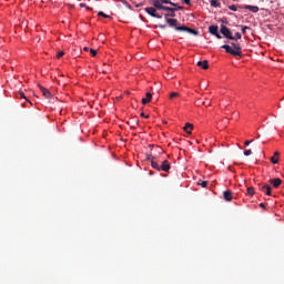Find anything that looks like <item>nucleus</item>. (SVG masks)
Segmentation results:
<instances>
[{
  "mask_svg": "<svg viewBox=\"0 0 284 284\" xmlns=\"http://www.w3.org/2000/svg\"><path fill=\"white\" fill-rule=\"evenodd\" d=\"M165 21L170 28H174L178 32H187L189 34H193L194 37L199 36V31L186 27L185 24L179 26V20L172 18H165Z\"/></svg>",
  "mask_w": 284,
  "mask_h": 284,
  "instance_id": "nucleus-1",
  "label": "nucleus"
},
{
  "mask_svg": "<svg viewBox=\"0 0 284 284\" xmlns=\"http://www.w3.org/2000/svg\"><path fill=\"white\" fill-rule=\"evenodd\" d=\"M232 47L229 44H223L222 49L227 52V54H232L233 57H243V52L241 51V44L231 43Z\"/></svg>",
  "mask_w": 284,
  "mask_h": 284,
  "instance_id": "nucleus-2",
  "label": "nucleus"
},
{
  "mask_svg": "<svg viewBox=\"0 0 284 284\" xmlns=\"http://www.w3.org/2000/svg\"><path fill=\"white\" fill-rule=\"evenodd\" d=\"M151 166L153 168V170H158V172H170V170L172 169V165L168 160L162 161L161 165H159V162L152 160Z\"/></svg>",
  "mask_w": 284,
  "mask_h": 284,
  "instance_id": "nucleus-3",
  "label": "nucleus"
},
{
  "mask_svg": "<svg viewBox=\"0 0 284 284\" xmlns=\"http://www.w3.org/2000/svg\"><path fill=\"white\" fill-rule=\"evenodd\" d=\"M221 34L225 37V39H230V41H236V38L232 34V30L230 28L225 27L224 24L220 28Z\"/></svg>",
  "mask_w": 284,
  "mask_h": 284,
  "instance_id": "nucleus-4",
  "label": "nucleus"
},
{
  "mask_svg": "<svg viewBox=\"0 0 284 284\" xmlns=\"http://www.w3.org/2000/svg\"><path fill=\"white\" fill-rule=\"evenodd\" d=\"M171 6H173L174 8L169 7V9H166V12L169 13H165V19H168V17H172V18L176 17V11L181 10V7H179V4L171 2Z\"/></svg>",
  "mask_w": 284,
  "mask_h": 284,
  "instance_id": "nucleus-5",
  "label": "nucleus"
},
{
  "mask_svg": "<svg viewBox=\"0 0 284 284\" xmlns=\"http://www.w3.org/2000/svg\"><path fill=\"white\" fill-rule=\"evenodd\" d=\"M145 12H148V14H150V17H153L154 19H163V14L156 12V8L154 7L145 8Z\"/></svg>",
  "mask_w": 284,
  "mask_h": 284,
  "instance_id": "nucleus-6",
  "label": "nucleus"
},
{
  "mask_svg": "<svg viewBox=\"0 0 284 284\" xmlns=\"http://www.w3.org/2000/svg\"><path fill=\"white\" fill-rule=\"evenodd\" d=\"M164 3H172V1H154L153 6L155 10H169V7L164 6Z\"/></svg>",
  "mask_w": 284,
  "mask_h": 284,
  "instance_id": "nucleus-7",
  "label": "nucleus"
},
{
  "mask_svg": "<svg viewBox=\"0 0 284 284\" xmlns=\"http://www.w3.org/2000/svg\"><path fill=\"white\" fill-rule=\"evenodd\" d=\"M38 88L40 89V91L42 92L44 99H52V93L50 92V90H48L47 88H44L43 85L39 84Z\"/></svg>",
  "mask_w": 284,
  "mask_h": 284,
  "instance_id": "nucleus-8",
  "label": "nucleus"
},
{
  "mask_svg": "<svg viewBox=\"0 0 284 284\" xmlns=\"http://www.w3.org/2000/svg\"><path fill=\"white\" fill-rule=\"evenodd\" d=\"M268 183H271V185H273V187L278 189L281 187V184L283 183V180L276 178V179H271L268 180Z\"/></svg>",
  "mask_w": 284,
  "mask_h": 284,
  "instance_id": "nucleus-9",
  "label": "nucleus"
},
{
  "mask_svg": "<svg viewBox=\"0 0 284 284\" xmlns=\"http://www.w3.org/2000/svg\"><path fill=\"white\" fill-rule=\"evenodd\" d=\"M261 192H264L266 196H272V186L264 184L260 187Z\"/></svg>",
  "mask_w": 284,
  "mask_h": 284,
  "instance_id": "nucleus-10",
  "label": "nucleus"
},
{
  "mask_svg": "<svg viewBox=\"0 0 284 284\" xmlns=\"http://www.w3.org/2000/svg\"><path fill=\"white\" fill-rule=\"evenodd\" d=\"M243 10H250V12H253L256 14L258 12V7L257 6H252V4H245L242 7Z\"/></svg>",
  "mask_w": 284,
  "mask_h": 284,
  "instance_id": "nucleus-11",
  "label": "nucleus"
},
{
  "mask_svg": "<svg viewBox=\"0 0 284 284\" xmlns=\"http://www.w3.org/2000/svg\"><path fill=\"white\" fill-rule=\"evenodd\" d=\"M197 68H201L202 70H207L210 68V64H209L207 60L199 61Z\"/></svg>",
  "mask_w": 284,
  "mask_h": 284,
  "instance_id": "nucleus-12",
  "label": "nucleus"
},
{
  "mask_svg": "<svg viewBox=\"0 0 284 284\" xmlns=\"http://www.w3.org/2000/svg\"><path fill=\"white\" fill-rule=\"evenodd\" d=\"M184 132H186V134H192V130H194V125L191 123H186L183 128Z\"/></svg>",
  "mask_w": 284,
  "mask_h": 284,
  "instance_id": "nucleus-13",
  "label": "nucleus"
},
{
  "mask_svg": "<svg viewBox=\"0 0 284 284\" xmlns=\"http://www.w3.org/2000/svg\"><path fill=\"white\" fill-rule=\"evenodd\" d=\"M210 34H213V37L219 32V26L213 24L209 27Z\"/></svg>",
  "mask_w": 284,
  "mask_h": 284,
  "instance_id": "nucleus-14",
  "label": "nucleus"
},
{
  "mask_svg": "<svg viewBox=\"0 0 284 284\" xmlns=\"http://www.w3.org/2000/svg\"><path fill=\"white\" fill-rule=\"evenodd\" d=\"M278 156H281V153L276 151L274 155L271 158V163H273V165H276V163H278Z\"/></svg>",
  "mask_w": 284,
  "mask_h": 284,
  "instance_id": "nucleus-15",
  "label": "nucleus"
},
{
  "mask_svg": "<svg viewBox=\"0 0 284 284\" xmlns=\"http://www.w3.org/2000/svg\"><path fill=\"white\" fill-rule=\"evenodd\" d=\"M224 201H232V191L227 190L223 192Z\"/></svg>",
  "mask_w": 284,
  "mask_h": 284,
  "instance_id": "nucleus-16",
  "label": "nucleus"
},
{
  "mask_svg": "<svg viewBox=\"0 0 284 284\" xmlns=\"http://www.w3.org/2000/svg\"><path fill=\"white\" fill-rule=\"evenodd\" d=\"M150 101H152V94L150 92H148L146 98L142 99V104L148 105V103H150Z\"/></svg>",
  "mask_w": 284,
  "mask_h": 284,
  "instance_id": "nucleus-17",
  "label": "nucleus"
},
{
  "mask_svg": "<svg viewBox=\"0 0 284 284\" xmlns=\"http://www.w3.org/2000/svg\"><path fill=\"white\" fill-rule=\"evenodd\" d=\"M179 97H181V93H179V92H171L169 94V99H171V101L174 99H179Z\"/></svg>",
  "mask_w": 284,
  "mask_h": 284,
  "instance_id": "nucleus-18",
  "label": "nucleus"
},
{
  "mask_svg": "<svg viewBox=\"0 0 284 284\" xmlns=\"http://www.w3.org/2000/svg\"><path fill=\"white\" fill-rule=\"evenodd\" d=\"M246 192H247L248 196H254V187H252V186L247 187Z\"/></svg>",
  "mask_w": 284,
  "mask_h": 284,
  "instance_id": "nucleus-19",
  "label": "nucleus"
},
{
  "mask_svg": "<svg viewBox=\"0 0 284 284\" xmlns=\"http://www.w3.org/2000/svg\"><path fill=\"white\" fill-rule=\"evenodd\" d=\"M211 6L213 8H221V2H219V1H211Z\"/></svg>",
  "mask_w": 284,
  "mask_h": 284,
  "instance_id": "nucleus-20",
  "label": "nucleus"
},
{
  "mask_svg": "<svg viewBox=\"0 0 284 284\" xmlns=\"http://www.w3.org/2000/svg\"><path fill=\"white\" fill-rule=\"evenodd\" d=\"M98 16H99V17H103L104 19H110V16H109V14H105L103 11H99V12H98Z\"/></svg>",
  "mask_w": 284,
  "mask_h": 284,
  "instance_id": "nucleus-21",
  "label": "nucleus"
},
{
  "mask_svg": "<svg viewBox=\"0 0 284 284\" xmlns=\"http://www.w3.org/2000/svg\"><path fill=\"white\" fill-rule=\"evenodd\" d=\"M240 28L244 34H246L247 30H251V28L247 26H241Z\"/></svg>",
  "mask_w": 284,
  "mask_h": 284,
  "instance_id": "nucleus-22",
  "label": "nucleus"
},
{
  "mask_svg": "<svg viewBox=\"0 0 284 284\" xmlns=\"http://www.w3.org/2000/svg\"><path fill=\"white\" fill-rule=\"evenodd\" d=\"M229 9L232 10V12H236V10H239V6L232 4Z\"/></svg>",
  "mask_w": 284,
  "mask_h": 284,
  "instance_id": "nucleus-23",
  "label": "nucleus"
},
{
  "mask_svg": "<svg viewBox=\"0 0 284 284\" xmlns=\"http://www.w3.org/2000/svg\"><path fill=\"white\" fill-rule=\"evenodd\" d=\"M197 185H201L202 187H207V182L202 181V182H199Z\"/></svg>",
  "mask_w": 284,
  "mask_h": 284,
  "instance_id": "nucleus-24",
  "label": "nucleus"
},
{
  "mask_svg": "<svg viewBox=\"0 0 284 284\" xmlns=\"http://www.w3.org/2000/svg\"><path fill=\"white\" fill-rule=\"evenodd\" d=\"M234 38H235V41H239V39H242V36H241L240 32H236L235 36H234Z\"/></svg>",
  "mask_w": 284,
  "mask_h": 284,
  "instance_id": "nucleus-25",
  "label": "nucleus"
},
{
  "mask_svg": "<svg viewBox=\"0 0 284 284\" xmlns=\"http://www.w3.org/2000/svg\"><path fill=\"white\" fill-rule=\"evenodd\" d=\"M63 54H65L64 51H60L57 53V59H61V57H63Z\"/></svg>",
  "mask_w": 284,
  "mask_h": 284,
  "instance_id": "nucleus-26",
  "label": "nucleus"
},
{
  "mask_svg": "<svg viewBox=\"0 0 284 284\" xmlns=\"http://www.w3.org/2000/svg\"><path fill=\"white\" fill-rule=\"evenodd\" d=\"M252 154V150H245L244 151V156H250Z\"/></svg>",
  "mask_w": 284,
  "mask_h": 284,
  "instance_id": "nucleus-27",
  "label": "nucleus"
},
{
  "mask_svg": "<svg viewBox=\"0 0 284 284\" xmlns=\"http://www.w3.org/2000/svg\"><path fill=\"white\" fill-rule=\"evenodd\" d=\"M122 3H123V6H125V8H129V10L132 9V6H130V3L128 1H123Z\"/></svg>",
  "mask_w": 284,
  "mask_h": 284,
  "instance_id": "nucleus-28",
  "label": "nucleus"
},
{
  "mask_svg": "<svg viewBox=\"0 0 284 284\" xmlns=\"http://www.w3.org/2000/svg\"><path fill=\"white\" fill-rule=\"evenodd\" d=\"M19 97H20V99H26V101H28V98H26V93L19 92Z\"/></svg>",
  "mask_w": 284,
  "mask_h": 284,
  "instance_id": "nucleus-29",
  "label": "nucleus"
},
{
  "mask_svg": "<svg viewBox=\"0 0 284 284\" xmlns=\"http://www.w3.org/2000/svg\"><path fill=\"white\" fill-rule=\"evenodd\" d=\"M90 53H91L93 57H97L98 51H97V50H94V49H90Z\"/></svg>",
  "mask_w": 284,
  "mask_h": 284,
  "instance_id": "nucleus-30",
  "label": "nucleus"
},
{
  "mask_svg": "<svg viewBox=\"0 0 284 284\" xmlns=\"http://www.w3.org/2000/svg\"><path fill=\"white\" fill-rule=\"evenodd\" d=\"M213 37H216V39H223V36L219 33V31Z\"/></svg>",
  "mask_w": 284,
  "mask_h": 284,
  "instance_id": "nucleus-31",
  "label": "nucleus"
},
{
  "mask_svg": "<svg viewBox=\"0 0 284 284\" xmlns=\"http://www.w3.org/2000/svg\"><path fill=\"white\" fill-rule=\"evenodd\" d=\"M155 28H161L162 30H165L166 26L165 24H158Z\"/></svg>",
  "mask_w": 284,
  "mask_h": 284,
  "instance_id": "nucleus-32",
  "label": "nucleus"
},
{
  "mask_svg": "<svg viewBox=\"0 0 284 284\" xmlns=\"http://www.w3.org/2000/svg\"><path fill=\"white\" fill-rule=\"evenodd\" d=\"M253 141H254V140H246V141L244 142V145H250V143H253Z\"/></svg>",
  "mask_w": 284,
  "mask_h": 284,
  "instance_id": "nucleus-33",
  "label": "nucleus"
},
{
  "mask_svg": "<svg viewBox=\"0 0 284 284\" xmlns=\"http://www.w3.org/2000/svg\"><path fill=\"white\" fill-rule=\"evenodd\" d=\"M141 116L144 119H150V115H145V113H141Z\"/></svg>",
  "mask_w": 284,
  "mask_h": 284,
  "instance_id": "nucleus-34",
  "label": "nucleus"
},
{
  "mask_svg": "<svg viewBox=\"0 0 284 284\" xmlns=\"http://www.w3.org/2000/svg\"><path fill=\"white\" fill-rule=\"evenodd\" d=\"M146 159L148 161H154V158H152V155H148Z\"/></svg>",
  "mask_w": 284,
  "mask_h": 284,
  "instance_id": "nucleus-35",
  "label": "nucleus"
},
{
  "mask_svg": "<svg viewBox=\"0 0 284 284\" xmlns=\"http://www.w3.org/2000/svg\"><path fill=\"white\" fill-rule=\"evenodd\" d=\"M134 6H135V8H141V6H143V2H140L138 4L135 3Z\"/></svg>",
  "mask_w": 284,
  "mask_h": 284,
  "instance_id": "nucleus-36",
  "label": "nucleus"
},
{
  "mask_svg": "<svg viewBox=\"0 0 284 284\" xmlns=\"http://www.w3.org/2000/svg\"><path fill=\"white\" fill-rule=\"evenodd\" d=\"M221 21L222 23H227V18H222Z\"/></svg>",
  "mask_w": 284,
  "mask_h": 284,
  "instance_id": "nucleus-37",
  "label": "nucleus"
},
{
  "mask_svg": "<svg viewBox=\"0 0 284 284\" xmlns=\"http://www.w3.org/2000/svg\"><path fill=\"white\" fill-rule=\"evenodd\" d=\"M83 50H84V52H89L90 48L89 47H84Z\"/></svg>",
  "mask_w": 284,
  "mask_h": 284,
  "instance_id": "nucleus-38",
  "label": "nucleus"
},
{
  "mask_svg": "<svg viewBox=\"0 0 284 284\" xmlns=\"http://www.w3.org/2000/svg\"><path fill=\"white\" fill-rule=\"evenodd\" d=\"M184 3H186V6H192L191 1H184Z\"/></svg>",
  "mask_w": 284,
  "mask_h": 284,
  "instance_id": "nucleus-39",
  "label": "nucleus"
},
{
  "mask_svg": "<svg viewBox=\"0 0 284 284\" xmlns=\"http://www.w3.org/2000/svg\"><path fill=\"white\" fill-rule=\"evenodd\" d=\"M80 8H85V3H80Z\"/></svg>",
  "mask_w": 284,
  "mask_h": 284,
  "instance_id": "nucleus-40",
  "label": "nucleus"
},
{
  "mask_svg": "<svg viewBox=\"0 0 284 284\" xmlns=\"http://www.w3.org/2000/svg\"><path fill=\"white\" fill-rule=\"evenodd\" d=\"M260 207H265V203H261V204H260Z\"/></svg>",
  "mask_w": 284,
  "mask_h": 284,
  "instance_id": "nucleus-41",
  "label": "nucleus"
},
{
  "mask_svg": "<svg viewBox=\"0 0 284 284\" xmlns=\"http://www.w3.org/2000/svg\"><path fill=\"white\" fill-rule=\"evenodd\" d=\"M69 8H73V6L72 4H67Z\"/></svg>",
  "mask_w": 284,
  "mask_h": 284,
  "instance_id": "nucleus-42",
  "label": "nucleus"
},
{
  "mask_svg": "<svg viewBox=\"0 0 284 284\" xmlns=\"http://www.w3.org/2000/svg\"><path fill=\"white\" fill-rule=\"evenodd\" d=\"M87 10H90V7H87Z\"/></svg>",
  "mask_w": 284,
  "mask_h": 284,
  "instance_id": "nucleus-43",
  "label": "nucleus"
},
{
  "mask_svg": "<svg viewBox=\"0 0 284 284\" xmlns=\"http://www.w3.org/2000/svg\"><path fill=\"white\" fill-rule=\"evenodd\" d=\"M161 1H168V0H161Z\"/></svg>",
  "mask_w": 284,
  "mask_h": 284,
  "instance_id": "nucleus-44",
  "label": "nucleus"
},
{
  "mask_svg": "<svg viewBox=\"0 0 284 284\" xmlns=\"http://www.w3.org/2000/svg\"><path fill=\"white\" fill-rule=\"evenodd\" d=\"M184 1H190V0H184Z\"/></svg>",
  "mask_w": 284,
  "mask_h": 284,
  "instance_id": "nucleus-45",
  "label": "nucleus"
}]
</instances>
